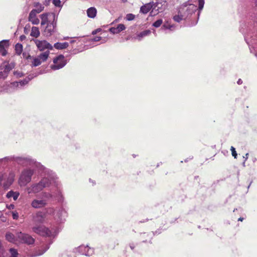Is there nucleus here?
Wrapping results in <instances>:
<instances>
[{"instance_id":"nucleus-37","label":"nucleus","mask_w":257,"mask_h":257,"mask_svg":"<svg viewBox=\"0 0 257 257\" xmlns=\"http://www.w3.org/2000/svg\"><path fill=\"white\" fill-rule=\"evenodd\" d=\"M34 7H36V9H33V10H35V12L37 14L41 13L44 9V7L39 3L35 4Z\"/></svg>"},{"instance_id":"nucleus-33","label":"nucleus","mask_w":257,"mask_h":257,"mask_svg":"<svg viewBox=\"0 0 257 257\" xmlns=\"http://www.w3.org/2000/svg\"><path fill=\"white\" fill-rule=\"evenodd\" d=\"M42 195L44 198H45L44 199H46L48 200L54 199V195L52 192V190H51L50 192H44L42 193Z\"/></svg>"},{"instance_id":"nucleus-3","label":"nucleus","mask_w":257,"mask_h":257,"mask_svg":"<svg viewBox=\"0 0 257 257\" xmlns=\"http://www.w3.org/2000/svg\"><path fill=\"white\" fill-rule=\"evenodd\" d=\"M5 161L6 162H14L18 165L28 168H35L38 170H44L45 167L40 163L29 156H11L0 159V161Z\"/></svg>"},{"instance_id":"nucleus-36","label":"nucleus","mask_w":257,"mask_h":257,"mask_svg":"<svg viewBox=\"0 0 257 257\" xmlns=\"http://www.w3.org/2000/svg\"><path fill=\"white\" fill-rule=\"evenodd\" d=\"M42 63V61L40 60V59L38 57H33V61L32 62L31 66L32 67H37L39 66Z\"/></svg>"},{"instance_id":"nucleus-57","label":"nucleus","mask_w":257,"mask_h":257,"mask_svg":"<svg viewBox=\"0 0 257 257\" xmlns=\"http://www.w3.org/2000/svg\"><path fill=\"white\" fill-rule=\"evenodd\" d=\"M175 28V26L174 25H171L169 27L168 30H170L171 31H174Z\"/></svg>"},{"instance_id":"nucleus-39","label":"nucleus","mask_w":257,"mask_h":257,"mask_svg":"<svg viewBox=\"0 0 257 257\" xmlns=\"http://www.w3.org/2000/svg\"><path fill=\"white\" fill-rule=\"evenodd\" d=\"M45 211L47 214L53 215L54 217L56 212V210H55L53 207H48L46 208Z\"/></svg>"},{"instance_id":"nucleus-4","label":"nucleus","mask_w":257,"mask_h":257,"mask_svg":"<svg viewBox=\"0 0 257 257\" xmlns=\"http://www.w3.org/2000/svg\"><path fill=\"white\" fill-rule=\"evenodd\" d=\"M34 232L44 236L55 237L60 231L59 228H52L51 230L41 225H36L32 227Z\"/></svg>"},{"instance_id":"nucleus-50","label":"nucleus","mask_w":257,"mask_h":257,"mask_svg":"<svg viewBox=\"0 0 257 257\" xmlns=\"http://www.w3.org/2000/svg\"><path fill=\"white\" fill-rule=\"evenodd\" d=\"M14 74L17 77H21L24 76V73L20 71H15Z\"/></svg>"},{"instance_id":"nucleus-17","label":"nucleus","mask_w":257,"mask_h":257,"mask_svg":"<svg viewBox=\"0 0 257 257\" xmlns=\"http://www.w3.org/2000/svg\"><path fill=\"white\" fill-rule=\"evenodd\" d=\"M154 2H152L142 6L140 8V13L144 14H147L152 9H154Z\"/></svg>"},{"instance_id":"nucleus-32","label":"nucleus","mask_w":257,"mask_h":257,"mask_svg":"<svg viewBox=\"0 0 257 257\" xmlns=\"http://www.w3.org/2000/svg\"><path fill=\"white\" fill-rule=\"evenodd\" d=\"M49 54L50 52L47 50L44 52L41 53L37 57L40 59L42 62H43L47 60L49 57Z\"/></svg>"},{"instance_id":"nucleus-64","label":"nucleus","mask_w":257,"mask_h":257,"mask_svg":"<svg viewBox=\"0 0 257 257\" xmlns=\"http://www.w3.org/2000/svg\"><path fill=\"white\" fill-rule=\"evenodd\" d=\"M254 5H255V7H257V0H255Z\"/></svg>"},{"instance_id":"nucleus-38","label":"nucleus","mask_w":257,"mask_h":257,"mask_svg":"<svg viewBox=\"0 0 257 257\" xmlns=\"http://www.w3.org/2000/svg\"><path fill=\"white\" fill-rule=\"evenodd\" d=\"M198 12L197 13L198 18H199V15L201 13V11L203 9L204 5V0H198Z\"/></svg>"},{"instance_id":"nucleus-34","label":"nucleus","mask_w":257,"mask_h":257,"mask_svg":"<svg viewBox=\"0 0 257 257\" xmlns=\"http://www.w3.org/2000/svg\"><path fill=\"white\" fill-rule=\"evenodd\" d=\"M40 31L38 29V28L36 27H33L32 28V30L31 32V36L35 37L37 38L40 36Z\"/></svg>"},{"instance_id":"nucleus-9","label":"nucleus","mask_w":257,"mask_h":257,"mask_svg":"<svg viewBox=\"0 0 257 257\" xmlns=\"http://www.w3.org/2000/svg\"><path fill=\"white\" fill-rule=\"evenodd\" d=\"M52 15V21L50 20L47 24V26L44 30V35L47 37L51 36L55 32L56 26L58 17L56 14H51Z\"/></svg>"},{"instance_id":"nucleus-2","label":"nucleus","mask_w":257,"mask_h":257,"mask_svg":"<svg viewBox=\"0 0 257 257\" xmlns=\"http://www.w3.org/2000/svg\"><path fill=\"white\" fill-rule=\"evenodd\" d=\"M253 32H251V26L250 21L245 23H241L240 25L239 31L244 36V40L248 45L250 51L253 53V51L257 52V30L255 28V24L252 27Z\"/></svg>"},{"instance_id":"nucleus-44","label":"nucleus","mask_w":257,"mask_h":257,"mask_svg":"<svg viewBox=\"0 0 257 257\" xmlns=\"http://www.w3.org/2000/svg\"><path fill=\"white\" fill-rule=\"evenodd\" d=\"M163 23V20L162 19H158L153 24V26L155 28H159Z\"/></svg>"},{"instance_id":"nucleus-29","label":"nucleus","mask_w":257,"mask_h":257,"mask_svg":"<svg viewBox=\"0 0 257 257\" xmlns=\"http://www.w3.org/2000/svg\"><path fill=\"white\" fill-rule=\"evenodd\" d=\"M154 9H157L158 12H162L167 7V5L160 4V3H154Z\"/></svg>"},{"instance_id":"nucleus-21","label":"nucleus","mask_w":257,"mask_h":257,"mask_svg":"<svg viewBox=\"0 0 257 257\" xmlns=\"http://www.w3.org/2000/svg\"><path fill=\"white\" fill-rule=\"evenodd\" d=\"M140 235L141 236L142 238L144 239L143 241V242H147V238H148L150 239L149 240V242L150 243H152L151 239H152L153 236L155 235V233L153 232H151L149 233L144 232V233H141L140 234Z\"/></svg>"},{"instance_id":"nucleus-45","label":"nucleus","mask_w":257,"mask_h":257,"mask_svg":"<svg viewBox=\"0 0 257 257\" xmlns=\"http://www.w3.org/2000/svg\"><path fill=\"white\" fill-rule=\"evenodd\" d=\"M135 16L133 14H128L126 15L125 19L127 21H131L134 20Z\"/></svg>"},{"instance_id":"nucleus-55","label":"nucleus","mask_w":257,"mask_h":257,"mask_svg":"<svg viewBox=\"0 0 257 257\" xmlns=\"http://www.w3.org/2000/svg\"><path fill=\"white\" fill-rule=\"evenodd\" d=\"M7 75L5 74V72L4 71L0 72V79L4 78L5 79L7 77Z\"/></svg>"},{"instance_id":"nucleus-11","label":"nucleus","mask_w":257,"mask_h":257,"mask_svg":"<svg viewBox=\"0 0 257 257\" xmlns=\"http://www.w3.org/2000/svg\"><path fill=\"white\" fill-rule=\"evenodd\" d=\"M66 217L67 212L63 207H60L56 209V214L55 215L54 218L57 222H63L65 221Z\"/></svg>"},{"instance_id":"nucleus-23","label":"nucleus","mask_w":257,"mask_h":257,"mask_svg":"<svg viewBox=\"0 0 257 257\" xmlns=\"http://www.w3.org/2000/svg\"><path fill=\"white\" fill-rule=\"evenodd\" d=\"M9 41L8 40H3L0 41V51H2V55L5 56L7 52L5 49V47H8Z\"/></svg>"},{"instance_id":"nucleus-27","label":"nucleus","mask_w":257,"mask_h":257,"mask_svg":"<svg viewBox=\"0 0 257 257\" xmlns=\"http://www.w3.org/2000/svg\"><path fill=\"white\" fill-rule=\"evenodd\" d=\"M19 253L18 250L15 248H10L7 252V257H18Z\"/></svg>"},{"instance_id":"nucleus-24","label":"nucleus","mask_w":257,"mask_h":257,"mask_svg":"<svg viewBox=\"0 0 257 257\" xmlns=\"http://www.w3.org/2000/svg\"><path fill=\"white\" fill-rule=\"evenodd\" d=\"M20 193L18 191H14L13 190L9 191L6 194V197L7 198H13L15 201L18 199Z\"/></svg>"},{"instance_id":"nucleus-22","label":"nucleus","mask_w":257,"mask_h":257,"mask_svg":"<svg viewBox=\"0 0 257 257\" xmlns=\"http://www.w3.org/2000/svg\"><path fill=\"white\" fill-rule=\"evenodd\" d=\"M30 81V79L26 77L24 79L20 80L19 81H15L12 83V85L14 87H19V86L23 87L28 83Z\"/></svg>"},{"instance_id":"nucleus-35","label":"nucleus","mask_w":257,"mask_h":257,"mask_svg":"<svg viewBox=\"0 0 257 257\" xmlns=\"http://www.w3.org/2000/svg\"><path fill=\"white\" fill-rule=\"evenodd\" d=\"M23 45L20 43H17L15 45V50L16 51V54L18 55H20L23 51Z\"/></svg>"},{"instance_id":"nucleus-31","label":"nucleus","mask_w":257,"mask_h":257,"mask_svg":"<svg viewBox=\"0 0 257 257\" xmlns=\"http://www.w3.org/2000/svg\"><path fill=\"white\" fill-rule=\"evenodd\" d=\"M173 19L174 21L179 23L182 20L186 19V18H185V17H184V14L183 13H181L180 12V9H179V11H178V14L175 15L173 17Z\"/></svg>"},{"instance_id":"nucleus-41","label":"nucleus","mask_w":257,"mask_h":257,"mask_svg":"<svg viewBox=\"0 0 257 257\" xmlns=\"http://www.w3.org/2000/svg\"><path fill=\"white\" fill-rule=\"evenodd\" d=\"M13 66L10 64H8L4 67L3 71L5 72V74L8 75V73L12 69Z\"/></svg>"},{"instance_id":"nucleus-48","label":"nucleus","mask_w":257,"mask_h":257,"mask_svg":"<svg viewBox=\"0 0 257 257\" xmlns=\"http://www.w3.org/2000/svg\"><path fill=\"white\" fill-rule=\"evenodd\" d=\"M230 151H231V154H232V156L235 159H236L237 158V154L235 151V149L233 147L231 146L230 148Z\"/></svg>"},{"instance_id":"nucleus-56","label":"nucleus","mask_w":257,"mask_h":257,"mask_svg":"<svg viewBox=\"0 0 257 257\" xmlns=\"http://www.w3.org/2000/svg\"><path fill=\"white\" fill-rule=\"evenodd\" d=\"M156 3H160V4H162L163 5H167L166 0H159V1Z\"/></svg>"},{"instance_id":"nucleus-40","label":"nucleus","mask_w":257,"mask_h":257,"mask_svg":"<svg viewBox=\"0 0 257 257\" xmlns=\"http://www.w3.org/2000/svg\"><path fill=\"white\" fill-rule=\"evenodd\" d=\"M13 180L11 179L8 178L7 181L5 182L3 184V187L5 190H7L9 189L10 186L12 185Z\"/></svg>"},{"instance_id":"nucleus-51","label":"nucleus","mask_w":257,"mask_h":257,"mask_svg":"<svg viewBox=\"0 0 257 257\" xmlns=\"http://www.w3.org/2000/svg\"><path fill=\"white\" fill-rule=\"evenodd\" d=\"M0 257H7V252L2 249H0Z\"/></svg>"},{"instance_id":"nucleus-53","label":"nucleus","mask_w":257,"mask_h":257,"mask_svg":"<svg viewBox=\"0 0 257 257\" xmlns=\"http://www.w3.org/2000/svg\"><path fill=\"white\" fill-rule=\"evenodd\" d=\"M129 246L131 249L135 252V248L136 247V245L134 243L132 242L129 244Z\"/></svg>"},{"instance_id":"nucleus-63","label":"nucleus","mask_w":257,"mask_h":257,"mask_svg":"<svg viewBox=\"0 0 257 257\" xmlns=\"http://www.w3.org/2000/svg\"><path fill=\"white\" fill-rule=\"evenodd\" d=\"M155 233V235L157 234H160V232L156 231L155 232H153Z\"/></svg>"},{"instance_id":"nucleus-49","label":"nucleus","mask_w":257,"mask_h":257,"mask_svg":"<svg viewBox=\"0 0 257 257\" xmlns=\"http://www.w3.org/2000/svg\"><path fill=\"white\" fill-rule=\"evenodd\" d=\"M23 58L26 59H31L32 58V57L29 54L26 52L23 53Z\"/></svg>"},{"instance_id":"nucleus-12","label":"nucleus","mask_w":257,"mask_h":257,"mask_svg":"<svg viewBox=\"0 0 257 257\" xmlns=\"http://www.w3.org/2000/svg\"><path fill=\"white\" fill-rule=\"evenodd\" d=\"M47 205L46 199L36 198L33 199L31 203V206L35 209H40L45 207Z\"/></svg>"},{"instance_id":"nucleus-16","label":"nucleus","mask_w":257,"mask_h":257,"mask_svg":"<svg viewBox=\"0 0 257 257\" xmlns=\"http://www.w3.org/2000/svg\"><path fill=\"white\" fill-rule=\"evenodd\" d=\"M51 14H55L54 13H46L40 15L41 19V25H45L49 23V21H52V15Z\"/></svg>"},{"instance_id":"nucleus-15","label":"nucleus","mask_w":257,"mask_h":257,"mask_svg":"<svg viewBox=\"0 0 257 257\" xmlns=\"http://www.w3.org/2000/svg\"><path fill=\"white\" fill-rule=\"evenodd\" d=\"M44 215L41 211L36 212L33 216V221L36 225H37V224L42 223L44 221Z\"/></svg>"},{"instance_id":"nucleus-8","label":"nucleus","mask_w":257,"mask_h":257,"mask_svg":"<svg viewBox=\"0 0 257 257\" xmlns=\"http://www.w3.org/2000/svg\"><path fill=\"white\" fill-rule=\"evenodd\" d=\"M16 237L18 241L23 244L32 245L35 242V239L31 235L21 231L16 233Z\"/></svg>"},{"instance_id":"nucleus-47","label":"nucleus","mask_w":257,"mask_h":257,"mask_svg":"<svg viewBox=\"0 0 257 257\" xmlns=\"http://www.w3.org/2000/svg\"><path fill=\"white\" fill-rule=\"evenodd\" d=\"M53 5L56 7L59 8H62V5L61 4L60 0H53L52 2Z\"/></svg>"},{"instance_id":"nucleus-20","label":"nucleus","mask_w":257,"mask_h":257,"mask_svg":"<svg viewBox=\"0 0 257 257\" xmlns=\"http://www.w3.org/2000/svg\"><path fill=\"white\" fill-rule=\"evenodd\" d=\"M125 27L122 24H118L116 27H111L109 29V32L113 34H116L125 30Z\"/></svg>"},{"instance_id":"nucleus-61","label":"nucleus","mask_w":257,"mask_h":257,"mask_svg":"<svg viewBox=\"0 0 257 257\" xmlns=\"http://www.w3.org/2000/svg\"><path fill=\"white\" fill-rule=\"evenodd\" d=\"M237 83L238 85H240L242 83V80L241 79H238V80L237 81Z\"/></svg>"},{"instance_id":"nucleus-25","label":"nucleus","mask_w":257,"mask_h":257,"mask_svg":"<svg viewBox=\"0 0 257 257\" xmlns=\"http://www.w3.org/2000/svg\"><path fill=\"white\" fill-rule=\"evenodd\" d=\"M88 17L90 18H94L97 14V10L95 7H90L86 11Z\"/></svg>"},{"instance_id":"nucleus-46","label":"nucleus","mask_w":257,"mask_h":257,"mask_svg":"<svg viewBox=\"0 0 257 257\" xmlns=\"http://www.w3.org/2000/svg\"><path fill=\"white\" fill-rule=\"evenodd\" d=\"M171 25V24L168 22H165L161 27V30L164 31L168 30L169 27Z\"/></svg>"},{"instance_id":"nucleus-58","label":"nucleus","mask_w":257,"mask_h":257,"mask_svg":"<svg viewBox=\"0 0 257 257\" xmlns=\"http://www.w3.org/2000/svg\"><path fill=\"white\" fill-rule=\"evenodd\" d=\"M249 154L246 153L244 156H243V158L244 161H246L248 158Z\"/></svg>"},{"instance_id":"nucleus-30","label":"nucleus","mask_w":257,"mask_h":257,"mask_svg":"<svg viewBox=\"0 0 257 257\" xmlns=\"http://www.w3.org/2000/svg\"><path fill=\"white\" fill-rule=\"evenodd\" d=\"M151 33V32L149 30L143 31L137 35V39L139 41H141L144 37L149 36Z\"/></svg>"},{"instance_id":"nucleus-10","label":"nucleus","mask_w":257,"mask_h":257,"mask_svg":"<svg viewBox=\"0 0 257 257\" xmlns=\"http://www.w3.org/2000/svg\"><path fill=\"white\" fill-rule=\"evenodd\" d=\"M54 64L51 65L50 67L53 70H57L64 67L67 64L64 55H59L53 59Z\"/></svg>"},{"instance_id":"nucleus-5","label":"nucleus","mask_w":257,"mask_h":257,"mask_svg":"<svg viewBox=\"0 0 257 257\" xmlns=\"http://www.w3.org/2000/svg\"><path fill=\"white\" fill-rule=\"evenodd\" d=\"M35 170H37L35 168H26L22 171L18 180L20 186H26L31 181Z\"/></svg>"},{"instance_id":"nucleus-1","label":"nucleus","mask_w":257,"mask_h":257,"mask_svg":"<svg viewBox=\"0 0 257 257\" xmlns=\"http://www.w3.org/2000/svg\"><path fill=\"white\" fill-rule=\"evenodd\" d=\"M38 172L41 176V180L34 183L28 188V194H37L42 191L44 188L51 186L54 181V172L45 167L44 170H38Z\"/></svg>"},{"instance_id":"nucleus-28","label":"nucleus","mask_w":257,"mask_h":257,"mask_svg":"<svg viewBox=\"0 0 257 257\" xmlns=\"http://www.w3.org/2000/svg\"><path fill=\"white\" fill-rule=\"evenodd\" d=\"M6 239L9 242L12 243H15L16 241H18L17 238L16 237V235H15L12 233L8 232L6 234Z\"/></svg>"},{"instance_id":"nucleus-14","label":"nucleus","mask_w":257,"mask_h":257,"mask_svg":"<svg viewBox=\"0 0 257 257\" xmlns=\"http://www.w3.org/2000/svg\"><path fill=\"white\" fill-rule=\"evenodd\" d=\"M77 251L81 254L89 256L93 253V248H90L88 245H82L77 248Z\"/></svg>"},{"instance_id":"nucleus-18","label":"nucleus","mask_w":257,"mask_h":257,"mask_svg":"<svg viewBox=\"0 0 257 257\" xmlns=\"http://www.w3.org/2000/svg\"><path fill=\"white\" fill-rule=\"evenodd\" d=\"M52 243L50 241L49 244H46L42 246L40 248L37 250L34 253V256H40L43 254L50 247V245Z\"/></svg>"},{"instance_id":"nucleus-60","label":"nucleus","mask_w":257,"mask_h":257,"mask_svg":"<svg viewBox=\"0 0 257 257\" xmlns=\"http://www.w3.org/2000/svg\"><path fill=\"white\" fill-rule=\"evenodd\" d=\"M14 207H15V206L13 204H10L9 206H7V208L9 209H14Z\"/></svg>"},{"instance_id":"nucleus-13","label":"nucleus","mask_w":257,"mask_h":257,"mask_svg":"<svg viewBox=\"0 0 257 257\" xmlns=\"http://www.w3.org/2000/svg\"><path fill=\"white\" fill-rule=\"evenodd\" d=\"M35 43L36 44V46H37L38 48L40 51H43L45 49H48L49 50H52L53 47L49 43H48L47 41L44 40V41H39L37 40L35 42Z\"/></svg>"},{"instance_id":"nucleus-26","label":"nucleus","mask_w":257,"mask_h":257,"mask_svg":"<svg viewBox=\"0 0 257 257\" xmlns=\"http://www.w3.org/2000/svg\"><path fill=\"white\" fill-rule=\"evenodd\" d=\"M69 46L68 42L59 43L57 42L54 44V47L57 50H62L67 48Z\"/></svg>"},{"instance_id":"nucleus-19","label":"nucleus","mask_w":257,"mask_h":257,"mask_svg":"<svg viewBox=\"0 0 257 257\" xmlns=\"http://www.w3.org/2000/svg\"><path fill=\"white\" fill-rule=\"evenodd\" d=\"M37 13L35 12V10H32L29 15L28 19L33 25H38L39 22V19L36 17Z\"/></svg>"},{"instance_id":"nucleus-42","label":"nucleus","mask_w":257,"mask_h":257,"mask_svg":"<svg viewBox=\"0 0 257 257\" xmlns=\"http://www.w3.org/2000/svg\"><path fill=\"white\" fill-rule=\"evenodd\" d=\"M43 73V72L42 71H40L39 72H36V73H32V74H30V75H29L27 77L29 78L30 79V81L31 80H32L33 78H35V77H36L37 76H38L40 74H41Z\"/></svg>"},{"instance_id":"nucleus-62","label":"nucleus","mask_w":257,"mask_h":257,"mask_svg":"<svg viewBox=\"0 0 257 257\" xmlns=\"http://www.w3.org/2000/svg\"><path fill=\"white\" fill-rule=\"evenodd\" d=\"M243 219H244V218H243V217H239L238 219V221H242Z\"/></svg>"},{"instance_id":"nucleus-52","label":"nucleus","mask_w":257,"mask_h":257,"mask_svg":"<svg viewBox=\"0 0 257 257\" xmlns=\"http://www.w3.org/2000/svg\"><path fill=\"white\" fill-rule=\"evenodd\" d=\"M12 216L14 219H17L19 217L18 213L17 212H13Z\"/></svg>"},{"instance_id":"nucleus-54","label":"nucleus","mask_w":257,"mask_h":257,"mask_svg":"<svg viewBox=\"0 0 257 257\" xmlns=\"http://www.w3.org/2000/svg\"><path fill=\"white\" fill-rule=\"evenodd\" d=\"M101 39V37L96 36L93 39H92L91 40V41H94V42H98Z\"/></svg>"},{"instance_id":"nucleus-43","label":"nucleus","mask_w":257,"mask_h":257,"mask_svg":"<svg viewBox=\"0 0 257 257\" xmlns=\"http://www.w3.org/2000/svg\"><path fill=\"white\" fill-rule=\"evenodd\" d=\"M43 73V72L42 71H40L39 72H36V73H32V74H30V75H29L27 77L29 78L30 79V81L31 80H32L33 78H35V77H36L37 76H38L40 74H41Z\"/></svg>"},{"instance_id":"nucleus-7","label":"nucleus","mask_w":257,"mask_h":257,"mask_svg":"<svg viewBox=\"0 0 257 257\" xmlns=\"http://www.w3.org/2000/svg\"><path fill=\"white\" fill-rule=\"evenodd\" d=\"M197 10L196 5L185 3L180 7V12L183 13L184 17L187 19L194 14Z\"/></svg>"},{"instance_id":"nucleus-59","label":"nucleus","mask_w":257,"mask_h":257,"mask_svg":"<svg viewBox=\"0 0 257 257\" xmlns=\"http://www.w3.org/2000/svg\"><path fill=\"white\" fill-rule=\"evenodd\" d=\"M26 39V37L24 35H22L20 37V40L21 41L25 40Z\"/></svg>"},{"instance_id":"nucleus-6","label":"nucleus","mask_w":257,"mask_h":257,"mask_svg":"<svg viewBox=\"0 0 257 257\" xmlns=\"http://www.w3.org/2000/svg\"><path fill=\"white\" fill-rule=\"evenodd\" d=\"M51 186H53L55 188L51 190L54 195V199L58 200V201H62L63 200V196L62 192V185L57 180V177L54 173V181L52 183Z\"/></svg>"}]
</instances>
